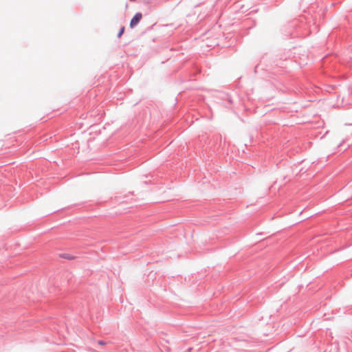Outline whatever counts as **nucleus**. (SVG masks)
Listing matches in <instances>:
<instances>
[{
	"instance_id": "1",
	"label": "nucleus",
	"mask_w": 352,
	"mask_h": 352,
	"mask_svg": "<svg viewBox=\"0 0 352 352\" xmlns=\"http://www.w3.org/2000/svg\"><path fill=\"white\" fill-rule=\"evenodd\" d=\"M142 18V14L140 12L136 13L135 15L131 20L130 27L131 28H133L135 25H137L139 23V22L140 21Z\"/></svg>"
},
{
	"instance_id": "2",
	"label": "nucleus",
	"mask_w": 352,
	"mask_h": 352,
	"mask_svg": "<svg viewBox=\"0 0 352 352\" xmlns=\"http://www.w3.org/2000/svg\"><path fill=\"white\" fill-rule=\"evenodd\" d=\"M343 104V98H342L341 99L339 98V97L337 98V100L334 104L335 107H340Z\"/></svg>"
},
{
	"instance_id": "3",
	"label": "nucleus",
	"mask_w": 352,
	"mask_h": 352,
	"mask_svg": "<svg viewBox=\"0 0 352 352\" xmlns=\"http://www.w3.org/2000/svg\"><path fill=\"white\" fill-rule=\"evenodd\" d=\"M124 31V27H122V28L120 29V32L118 33V37H120V36H121V35L123 34Z\"/></svg>"
},
{
	"instance_id": "4",
	"label": "nucleus",
	"mask_w": 352,
	"mask_h": 352,
	"mask_svg": "<svg viewBox=\"0 0 352 352\" xmlns=\"http://www.w3.org/2000/svg\"><path fill=\"white\" fill-rule=\"evenodd\" d=\"M98 343H99L100 344H104V343H103V342H102V341H99V342H98Z\"/></svg>"
}]
</instances>
